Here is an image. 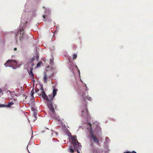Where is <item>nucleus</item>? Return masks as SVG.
I'll use <instances>...</instances> for the list:
<instances>
[{
    "label": "nucleus",
    "instance_id": "9d476101",
    "mask_svg": "<svg viewBox=\"0 0 153 153\" xmlns=\"http://www.w3.org/2000/svg\"><path fill=\"white\" fill-rule=\"evenodd\" d=\"M14 103L13 102H8V104L6 105L4 104H0V107H4L6 106L8 107H10L11 105H13Z\"/></svg>",
    "mask_w": 153,
    "mask_h": 153
},
{
    "label": "nucleus",
    "instance_id": "423d86ee",
    "mask_svg": "<svg viewBox=\"0 0 153 153\" xmlns=\"http://www.w3.org/2000/svg\"><path fill=\"white\" fill-rule=\"evenodd\" d=\"M16 63V61L15 60H8L4 64V65L6 67L10 66V65H12L13 63Z\"/></svg>",
    "mask_w": 153,
    "mask_h": 153
},
{
    "label": "nucleus",
    "instance_id": "ddd939ff",
    "mask_svg": "<svg viewBox=\"0 0 153 153\" xmlns=\"http://www.w3.org/2000/svg\"><path fill=\"white\" fill-rule=\"evenodd\" d=\"M42 63V62H39L37 65H36V67H40L41 65V63Z\"/></svg>",
    "mask_w": 153,
    "mask_h": 153
},
{
    "label": "nucleus",
    "instance_id": "393cba45",
    "mask_svg": "<svg viewBox=\"0 0 153 153\" xmlns=\"http://www.w3.org/2000/svg\"><path fill=\"white\" fill-rule=\"evenodd\" d=\"M55 109H56V106H55Z\"/></svg>",
    "mask_w": 153,
    "mask_h": 153
},
{
    "label": "nucleus",
    "instance_id": "1a4fd4ad",
    "mask_svg": "<svg viewBox=\"0 0 153 153\" xmlns=\"http://www.w3.org/2000/svg\"><path fill=\"white\" fill-rule=\"evenodd\" d=\"M33 68H32V67H31V70H27V71L29 73V75L31 77V78H32V79H34V75L33 73L32 72V71H33Z\"/></svg>",
    "mask_w": 153,
    "mask_h": 153
},
{
    "label": "nucleus",
    "instance_id": "39448f33",
    "mask_svg": "<svg viewBox=\"0 0 153 153\" xmlns=\"http://www.w3.org/2000/svg\"><path fill=\"white\" fill-rule=\"evenodd\" d=\"M91 140H93L94 142L96 143L98 145H99L100 143L99 142V140L97 138L96 135H94L93 133L91 135L90 137Z\"/></svg>",
    "mask_w": 153,
    "mask_h": 153
},
{
    "label": "nucleus",
    "instance_id": "6ab92c4d",
    "mask_svg": "<svg viewBox=\"0 0 153 153\" xmlns=\"http://www.w3.org/2000/svg\"><path fill=\"white\" fill-rule=\"evenodd\" d=\"M43 17L44 19H45V15H43Z\"/></svg>",
    "mask_w": 153,
    "mask_h": 153
},
{
    "label": "nucleus",
    "instance_id": "dca6fc26",
    "mask_svg": "<svg viewBox=\"0 0 153 153\" xmlns=\"http://www.w3.org/2000/svg\"><path fill=\"white\" fill-rule=\"evenodd\" d=\"M77 57V55L76 54H74L73 56V59H75Z\"/></svg>",
    "mask_w": 153,
    "mask_h": 153
},
{
    "label": "nucleus",
    "instance_id": "6e6552de",
    "mask_svg": "<svg viewBox=\"0 0 153 153\" xmlns=\"http://www.w3.org/2000/svg\"><path fill=\"white\" fill-rule=\"evenodd\" d=\"M82 116L85 117H87L88 115V111L87 108L84 109L82 111Z\"/></svg>",
    "mask_w": 153,
    "mask_h": 153
},
{
    "label": "nucleus",
    "instance_id": "412c9836",
    "mask_svg": "<svg viewBox=\"0 0 153 153\" xmlns=\"http://www.w3.org/2000/svg\"><path fill=\"white\" fill-rule=\"evenodd\" d=\"M34 115L35 116V118H36V114H35V113H34Z\"/></svg>",
    "mask_w": 153,
    "mask_h": 153
},
{
    "label": "nucleus",
    "instance_id": "5701e85b",
    "mask_svg": "<svg viewBox=\"0 0 153 153\" xmlns=\"http://www.w3.org/2000/svg\"><path fill=\"white\" fill-rule=\"evenodd\" d=\"M1 92V89H0V93Z\"/></svg>",
    "mask_w": 153,
    "mask_h": 153
},
{
    "label": "nucleus",
    "instance_id": "0eeeda50",
    "mask_svg": "<svg viewBox=\"0 0 153 153\" xmlns=\"http://www.w3.org/2000/svg\"><path fill=\"white\" fill-rule=\"evenodd\" d=\"M33 66L34 64L32 62H29L28 63H27L25 65L26 68L27 69V70H31V67L33 68Z\"/></svg>",
    "mask_w": 153,
    "mask_h": 153
},
{
    "label": "nucleus",
    "instance_id": "4468645a",
    "mask_svg": "<svg viewBox=\"0 0 153 153\" xmlns=\"http://www.w3.org/2000/svg\"><path fill=\"white\" fill-rule=\"evenodd\" d=\"M124 153H137V152L134 151H133L131 152L128 151L126 152H124Z\"/></svg>",
    "mask_w": 153,
    "mask_h": 153
},
{
    "label": "nucleus",
    "instance_id": "4be33fe9",
    "mask_svg": "<svg viewBox=\"0 0 153 153\" xmlns=\"http://www.w3.org/2000/svg\"><path fill=\"white\" fill-rule=\"evenodd\" d=\"M51 134H53V132L52 130L51 131Z\"/></svg>",
    "mask_w": 153,
    "mask_h": 153
},
{
    "label": "nucleus",
    "instance_id": "f3484780",
    "mask_svg": "<svg viewBox=\"0 0 153 153\" xmlns=\"http://www.w3.org/2000/svg\"><path fill=\"white\" fill-rule=\"evenodd\" d=\"M34 58H32V59H31V60L30 61V62H32V63H33V62L34 60Z\"/></svg>",
    "mask_w": 153,
    "mask_h": 153
},
{
    "label": "nucleus",
    "instance_id": "7ed1b4c3",
    "mask_svg": "<svg viewBox=\"0 0 153 153\" xmlns=\"http://www.w3.org/2000/svg\"><path fill=\"white\" fill-rule=\"evenodd\" d=\"M87 86H84L83 88L80 87L79 88L77 91L79 94L82 96V98L84 100L87 99L89 100H91V98L88 95V92Z\"/></svg>",
    "mask_w": 153,
    "mask_h": 153
},
{
    "label": "nucleus",
    "instance_id": "f03ea898",
    "mask_svg": "<svg viewBox=\"0 0 153 153\" xmlns=\"http://www.w3.org/2000/svg\"><path fill=\"white\" fill-rule=\"evenodd\" d=\"M71 141L73 146H71L69 149V152L71 153H73L74 151L76 150L78 153H80L78 150L81 149V146L76 139V136H74L72 137Z\"/></svg>",
    "mask_w": 153,
    "mask_h": 153
},
{
    "label": "nucleus",
    "instance_id": "aec40b11",
    "mask_svg": "<svg viewBox=\"0 0 153 153\" xmlns=\"http://www.w3.org/2000/svg\"><path fill=\"white\" fill-rule=\"evenodd\" d=\"M17 50V48H14V51H16Z\"/></svg>",
    "mask_w": 153,
    "mask_h": 153
},
{
    "label": "nucleus",
    "instance_id": "20e7f679",
    "mask_svg": "<svg viewBox=\"0 0 153 153\" xmlns=\"http://www.w3.org/2000/svg\"><path fill=\"white\" fill-rule=\"evenodd\" d=\"M53 74L51 71H47L46 72L44 73L43 76V80L45 83H46L47 81L51 79L52 76Z\"/></svg>",
    "mask_w": 153,
    "mask_h": 153
},
{
    "label": "nucleus",
    "instance_id": "a211bd4d",
    "mask_svg": "<svg viewBox=\"0 0 153 153\" xmlns=\"http://www.w3.org/2000/svg\"><path fill=\"white\" fill-rule=\"evenodd\" d=\"M39 91V90L37 89V90H35L36 92L37 93Z\"/></svg>",
    "mask_w": 153,
    "mask_h": 153
},
{
    "label": "nucleus",
    "instance_id": "b1692460",
    "mask_svg": "<svg viewBox=\"0 0 153 153\" xmlns=\"http://www.w3.org/2000/svg\"><path fill=\"white\" fill-rule=\"evenodd\" d=\"M32 109H33V110H34V109L33 108H32Z\"/></svg>",
    "mask_w": 153,
    "mask_h": 153
},
{
    "label": "nucleus",
    "instance_id": "2eb2a0df",
    "mask_svg": "<svg viewBox=\"0 0 153 153\" xmlns=\"http://www.w3.org/2000/svg\"><path fill=\"white\" fill-rule=\"evenodd\" d=\"M50 64L51 65H53V63H54L52 59H50Z\"/></svg>",
    "mask_w": 153,
    "mask_h": 153
},
{
    "label": "nucleus",
    "instance_id": "f257e3e1",
    "mask_svg": "<svg viewBox=\"0 0 153 153\" xmlns=\"http://www.w3.org/2000/svg\"><path fill=\"white\" fill-rule=\"evenodd\" d=\"M41 94L39 95H42V98L44 100H45L47 102L48 106L52 113L54 114L55 113L54 108L53 107L52 105V102L53 101L54 97L56 94V92L58 91L57 89H53V95L50 94L47 96L45 92L43 90V87H41Z\"/></svg>",
    "mask_w": 153,
    "mask_h": 153
},
{
    "label": "nucleus",
    "instance_id": "f8f14e48",
    "mask_svg": "<svg viewBox=\"0 0 153 153\" xmlns=\"http://www.w3.org/2000/svg\"><path fill=\"white\" fill-rule=\"evenodd\" d=\"M31 95H30V96H31V98H34V97H33V94H34V90H33V89L31 91Z\"/></svg>",
    "mask_w": 153,
    "mask_h": 153
},
{
    "label": "nucleus",
    "instance_id": "9b49d317",
    "mask_svg": "<svg viewBox=\"0 0 153 153\" xmlns=\"http://www.w3.org/2000/svg\"><path fill=\"white\" fill-rule=\"evenodd\" d=\"M19 33L21 35L22 34L21 37L22 38L24 37L25 33L23 28H22L20 30Z\"/></svg>",
    "mask_w": 153,
    "mask_h": 153
}]
</instances>
